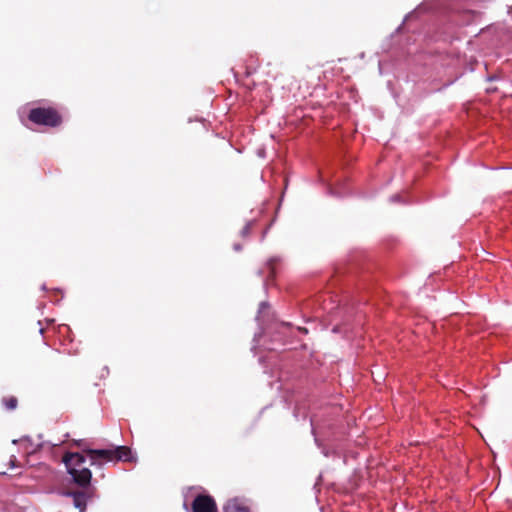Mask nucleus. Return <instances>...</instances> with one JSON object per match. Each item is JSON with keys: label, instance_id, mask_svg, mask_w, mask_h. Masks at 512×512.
I'll return each mask as SVG.
<instances>
[{"label": "nucleus", "instance_id": "nucleus-1", "mask_svg": "<svg viewBox=\"0 0 512 512\" xmlns=\"http://www.w3.org/2000/svg\"><path fill=\"white\" fill-rule=\"evenodd\" d=\"M83 452L90 458L91 465L101 464L102 461L113 460L129 461L131 450L127 446H118L115 449H83Z\"/></svg>", "mask_w": 512, "mask_h": 512}, {"label": "nucleus", "instance_id": "nucleus-2", "mask_svg": "<svg viewBox=\"0 0 512 512\" xmlns=\"http://www.w3.org/2000/svg\"><path fill=\"white\" fill-rule=\"evenodd\" d=\"M28 120L36 125L54 128L61 125L62 116L54 107H36L29 111Z\"/></svg>", "mask_w": 512, "mask_h": 512}, {"label": "nucleus", "instance_id": "nucleus-3", "mask_svg": "<svg viewBox=\"0 0 512 512\" xmlns=\"http://www.w3.org/2000/svg\"><path fill=\"white\" fill-rule=\"evenodd\" d=\"M192 512H218L215 499L208 494H198L192 504Z\"/></svg>", "mask_w": 512, "mask_h": 512}, {"label": "nucleus", "instance_id": "nucleus-4", "mask_svg": "<svg viewBox=\"0 0 512 512\" xmlns=\"http://www.w3.org/2000/svg\"><path fill=\"white\" fill-rule=\"evenodd\" d=\"M68 473L71 475L73 482L82 488H89L92 473L88 468H67Z\"/></svg>", "mask_w": 512, "mask_h": 512}, {"label": "nucleus", "instance_id": "nucleus-5", "mask_svg": "<svg viewBox=\"0 0 512 512\" xmlns=\"http://www.w3.org/2000/svg\"><path fill=\"white\" fill-rule=\"evenodd\" d=\"M67 495L73 498V504L80 512H85L87 500L92 497V490L68 492Z\"/></svg>", "mask_w": 512, "mask_h": 512}, {"label": "nucleus", "instance_id": "nucleus-6", "mask_svg": "<svg viewBox=\"0 0 512 512\" xmlns=\"http://www.w3.org/2000/svg\"><path fill=\"white\" fill-rule=\"evenodd\" d=\"M223 512H252L245 500L235 497L226 501Z\"/></svg>", "mask_w": 512, "mask_h": 512}, {"label": "nucleus", "instance_id": "nucleus-7", "mask_svg": "<svg viewBox=\"0 0 512 512\" xmlns=\"http://www.w3.org/2000/svg\"><path fill=\"white\" fill-rule=\"evenodd\" d=\"M63 462L67 468H83L82 465L85 463V456L80 453L67 452L63 456Z\"/></svg>", "mask_w": 512, "mask_h": 512}, {"label": "nucleus", "instance_id": "nucleus-8", "mask_svg": "<svg viewBox=\"0 0 512 512\" xmlns=\"http://www.w3.org/2000/svg\"><path fill=\"white\" fill-rule=\"evenodd\" d=\"M2 402L7 410H14L18 405V400L15 396L3 398Z\"/></svg>", "mask_w": 512, "mask_h": 512}, {"label": "nucleus", "instance_id": "nucleus-9", "mask_svg": "<svg viewBox=\"0 0 512 512\" xmlns=\"http://www.w3.org/2000/svg\"><path fill=\"white\" fill-rule=\"evenodd\" d=\"M249 229H250V224H247V225L244 227L243 231H242L243 235H246V234L248 233Z\"/></svg>", "mask_w": 512, "mask_h": 512}, {"label": "nucleus", "instance_id": "nucleus-10", "mask_svg": "<svg viewBox=\"0 0 512 512\" xmlns=\"http://www.w3.org/2000/svg\"><path fill=\"white\" fill-rule=\"evenodd\" d=\"M299 330H300L302 333H307V332H308V330H307L306 328H301V327H300V328H299Z\"/></svg>", "mask_w": 512, "mask_h": 512}, {"label": "nucleus", "instance_id": "nucleus-11", "mask_svg": "<svg viewBox=\"0 0 512 512\" xmlns=\"http://www.w3.org/2000/svg\"><path fill=\"white\" fill-rule=\"evenodd\" d=\"M82 442H83L82 440H79V441H76V442H75V444H76L77 446H81V445H82Z\"/></svg>", "mask_w": 512, "mask_h": 512}, {"label": "nucleus", "instance_id": "nucleus-12", "mask_svg": "<svg viewBox=\"0 0 512 512\" xmlns=\"http://www.w3.org/2000/svg\"><path fill=\"white\" fill-rule=\"evenodd\" d=\"M39 332H40L41 334H43V333H44V328H40V329H39Z\"/></svg>", "mask_w": 512, "mask_h": 512}, {"label": "nucleus", "instance_id": "nucleus-13", "mask_svg": "<svg viewBox=\"0 0 512 512\" xmlns=\"http://www.w3.org/2000/svg\"><path fill=\"white\" fill-rule=\"evenodd\" d=\"M11 458H14V456H12ZM10 463H12V464H13V463H14V461H13L12 459H10Z\"/></svg>", "mask_w": 512, "mask_h": 512}]
</instances>
